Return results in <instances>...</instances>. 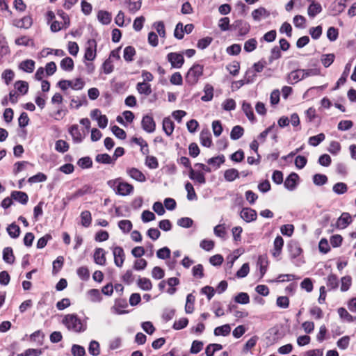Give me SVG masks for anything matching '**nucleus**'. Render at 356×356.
<instances>
[{
    "instance_id": "nucleus-3",
    "label": "nucleus",
    "mask_w": 356,
    "mask_h": 356,
    "mask_svg": "<svg viewBox=\"0 0 356 356\" xmlns=\"http://www.w3.org/2000/svg\"><path fill=\"white\" fill-rule=\"evenodd\" d=\"M202 74L203 66L200 64L193 65L186 74V81L190 85H195Z\"/></svg>"
},
{
    "instance_id": "nucleus-20",
    "label": "nucleus",
    "mask_w": 356,
    "mask_h": 356,
    "mask_svg": "<svg viewBox=\"0 0 356 356\" xmlns=\"http://www.w3.org/2000/svg\"><path fill=\"white\" fill-rule=\"evenodd\" d=\"M34 68L35 61L31 59L25 60L19 65V69L27 73L33 72Z\"/></svg>"
},
{
    "instance_id": "nucleus-17",
    "label": "nucleus",
    "mask_w": 356,
    "mask_h": 356,
    "mask_svg": "<svg viewBox=\"0 0 356 356\" xmlns=\"http://www.w3.org/2000/svg\"><path fill=\"white\" fill-rule=\"evenodd\" d=\"M189 177L191 179L197 181L200 184H205L206 182V179L203 172L198 170H194L192 168H191L189 171Z\"/></svg>"
},
{
    "instance_id": "nucleus-62",
    "label": "nucleus",
    "mask_w": 356,
    "mask_h": 356,
    "mask_svg": "<svg viewBox=\"0 0 356 356\" xmlns=\"http://www.w3.org/2000/svg\"><path fill=\"white\" fill-rule=\"evenodd\" d=\"M77 164L79 167L81 168H89L92 167V159L89 156H85L81 158L78 162Z\"/></svg>"
},
{
    "instance_id": "nucleus-34",
    "label": "nucleus",
    "mask_w": 356,
    "mask_h": 356,
    "mask_svg": "<svg viewBox=\"0 0 356 356\" xmlns=\"http://www.w3.org/2000/svg\"><path fill=\"white\" fill-rule=\"evenodd\" d=\"M239 177V172L236 169L230 168L224 172V178L227 181H233Z\"/></svg>"
},
{
    "instance_id": "nucleus-37",
    "label": "nucleus",
    "mask_w": 356,
    "mask_h": 356,
    "mask_svg": "<svg viewBox=\"0 0 356 356\" xmlns=\"http://www.w3.org/2000/svg\"><path fill=\"white\" fill-rule=\"evenodd\" d=\"M204 95L201 97L203 102L211 101L213 97V87L210 84H206L204 88Z\"/></svg>"
},
{
    "instance_id": "nucleus-49",
    "label": "nucleus",
    "mask_w": 356,
    "mask_h": 356,
    "mask_svg": "<svg viewBox=\"0 0 356 356\" xmlns=\"http://www.w3.org/2000/svg\"><path fill=\"white\" fill-rule=\"evenodd\" d=\"M242 109L243 112L245 113L247 118L250 121L254 120V115L252 111V108L251 106V104L250 103L244 102L242 105Z\"/></svg>"
},
{
    "instance_id": "nucleus-46",
    "label": "nucleus",
    "mask_w": 356,
    "mask_h": 356,
    "mask_svg": "<svg viewBox=\"0 0 356 356\" xmlns=\"http://www.w3.org/2000/svg\"><path fill=\"white\" fill-rule=\"evenodd\" d=\"M195 297L192 294H188L186 297V303L185 305V312L187 314H191L194 311Z\"/></svg>"
},
{
    "instance_id": "nucleus-53",
    "label": "nucleus",
    "mask_w": 356,
    "mask_h": 356,
    "mask_svg": "<svg viewBox=\"0 0 356 356\" xmlns=\"http://www.w3.org/2000/svg\"><path fill=\"white\" fill-rule=\"evenodd\" d=\"M95 160L99 163L110 164L113 159L108 154H99L96 156Z\"/></svg>"
},
{
    "instance_id": "nucleus-21",
    "label": "nucleus",
    "mask_w": 356,
    "mask_h": 356,
    "mask_svg": "<svg viewBox=\"0 0 356 356\" xmlns=\"http://www.w3.org/2000/svg\"><path fill=\"white\" fill-rule=\"evenodd\" d=\"M225 161V156L221 154L215 157L210 158L207 160V163L212 165L216 170L218 169Z\"/></svg>"
},
{
    "instance_id": "nucleus-55",
    "label": "nucleus",
    "mask_w": 356,
    "mask_h": 356,
    "mask_svg": "<svg viewBox=\"0 0 356 356\" xmlns=\"http://www.w3.org/2000/svg\"><path fill=\"white\" fill-rule=\"evenodd\" d=\"M234 300L239 304H248L250 302V298L247 293L241 292L235 296Z\"/></svg>"
},
{
    "instance_id": "nucleus-25",
    "label": "nucleus",
    "mask_w": 356,
    "mask_h": 356,
    "mask_svg": "<svg viewBox=\"0 0 356 356\" xmlns=\"http://www.w3.org/2000/svg\"><path fill=\"white\" fill-rule=\"evenodd\" d=\"M69 132L74 143H79L82 141L83 137L76 124L70 127Z\"/></svg>"
},
{
    "instance_id": "nucleus-16",
    "label": "nucleus",
    "mask_w": 356,
    "mask_h": 356,
    "mask_svg": "<svg viewBox=\"0 0 356 356\" xmlns=\"http://www.w3.org/2000/svg\"><path fill=\"white\" fill-rule=\"evenodd\" d=\"M284 245V240L282 236H277L273 243V249L272 250V254L274 257H278L282 252Z\"/></svg>"
},
{
    "instance_id": "nucleus-32",
    "label": "nucleus",
    "mask_w": 356,
    "mask_h": 356,
    "mask_svg": "<svg viewBox=\"0 0 356 356\" xmlns=\"http://www.w3.org/2000/svg\"><path fill=\"white\" fill-rule=\"evenodd\" d=\"M231 332V327L229 324H225L222 326L217 327L214 329V334L216 336L226 337Z\"/></svg>"
},
{
    "instance_id": "nucleus-56",
    "label": "nucleus",
    "mask_w": 356,
    "mask_h": 356,
    "mask_svg": "<svg viewBox=\"0 0 356 356\" xmlns=\"http://www.w3.org/2000/svg\"><path fill=\"white\" fill-rule=\"evenodd\" d=\"M332 190L335 193L341 195L347 191L348 187L345 183L338 182L333 186Z\"/></svg>"
},
{
    "instance_id": "nucleus-41",
    "label": "nucleus",
    "mask_w": 356,
    "mask_h": 356,
    "mask_svg": "<svg viewBox=\"0 0 356 356\" xmlns=\"http://www.w3.org/2000/svg\"><path fill=\"white\" fill-rule=\"evenodd\" d=\"M289 250L293 258H296L300 255L302 250L297 243H291L289 244Z\"/></svg>"
},
{
    "instance_id": "nucleus-23",
    "label": "nucleus",
    "mask_w": 356,
    "mask_h": 356,
    "mask_svg": "<svg viewBox=\"0 0 356 356\" xmlns=\"http://www.w3.org/2000/svg\"><path fill=\"white\" fill-rule=\"evenodd\" d=\"M11 197L22 204H26L29 200L27 194L22 191H13L11 193Z\"/></svg>"
},
{
    "instance_id": "nucleus-26",
    "label": "nucleus",
    "mask_w": 356,
    "mask_h": 356,
    "mask_svg": "<svg viewBox=\"0 0 356 356\" xmlns=\"http://www.w3.org/2000/svg\"><path fill=\"white\" fill-rule=\"evenodd\" d=\"M175 129L174 122L169 118H165L163 120V130L167 136H171Z\"/></svg>"
},
{
    "instance_id": "nucleus-28",
    "label": "nucleus",
    "mask_w": 356,
    "mask_h": 356,
    "mask_svg": "<svg viewBox=\"0 0 356 356\" xmlns=\"http://www.w3.org/2000/svg\"><path fill=\"white\" fill-rule=\"evenodd\" d=\"M137 91L142 95L146 96L149 95L152 93L151 85L148 83L139 82L136 85Z\"/></svg>"
},
{
    "instance_id": "nucleus-15",
    "label": "nucleus",
    "mask_w": 356,
    "mask_h": 356,
    "mask_svg": "<svg viewBox=\"0 0 356 356\" xmlns=\"http://www.w3.org/2000/svg\"><path fill=\"white\" fill-rule=\"evenodd\" d=\"M127 173L134 179L144 182L146 180L145 175L138 169L135 168H131L127 169Z\"/></svg>"
},
{
    "instance_id": "nucleus-60",
    "label": "nucleus",
    "mask_w": 356,
    "mask_h": 356,
    "mask_svg": "<svg viewBox=\"0 0 356 356\" xmlns=\"http://www.w3.org/2000/svg\"><path fill=\"white\" fill-rule=\"evenodd\" d=\"M55 149L59 152L64 153L68 150L69 145L63 140H58L56 143Z\"/></svg>"
},
{
    "instance_id": "nucleus-57",
    "label": "nucleus",
    "mask_w": 356,
    "mask_h": 356,
    "mask_svg": "<svg viewBox=\"0 0 356 356\" xmlns=\"http://www.w3.org/2000/svg\"><path fill=\"white\" fill-rule=\"evenodd\" d=\"M119 228L124 233H128L132 228V223L129 220H122L118 222Z\"/></svg>"
},
{
    "instance_id": "nucleus-30",
    "label": "nucleus",
    "mask_w": 356,
    "mask_h": 356,
    "mask_svg": "<svg viewBox=\"0 0 356 356\" xmlns=\"http://www.w3.org/2000/svg\"><path fill=\"white\" fill-rule=\"evenodd\" d=\"M137 285L143 291H150L152 289L151 280L146 277H140L137 281Z\"/></svg>"
},
{
    "instance_id": "nucleus-11",
    "label": "nucleus",
    "mask_w": 356,
    "mask_h": 356,
    "mask_svg": "<svg viewBox=\"0 0 356 356\" xmlns=\"http://www.w3.org/2000/svg\"><path fill=\"white\" fill-rule=\"evenodd\" d=\"M128 306L125 299H118L115 302V305L111 307V312L115 314H123L127 313L124 309Z\"/></svg>"
},
{
    "instance_id": "nucleus-19",
    "label": "nucleus",
    "mask_w": 356,
    "mask_h": 356,
    "mask_svg": "<svg viewBox=\"0 0 356 356\" xmlns=\"http://www.w3.org/2000/svg\"><path fill=\"white\" fill-rule=\"evenodd\" d=\"M201 144L207 147H209L212 144L211 133L208 129H203L200 136Z\"/></svg>"
},
{
    "instance_id": "nucleus-35",
    "label": "nucleus",
    "mask_w": 356,
    "mask_h": 356,
    "mask_svg": "<svg viewBox=\"0 0 356 356\" xmlns=\"http://www.w3.org/2000/svg\"><path fill=\"white\" fill-rule=\"evenodd\" d=\"M88 299L94 302H99L102 300V295L98 289H90L87 291Z\"/></svg>"
},
{
    "instance_id": "nucleus-42",
    "label": "nucleus",
    "mask_w": 356,
    "mask_h": 356,
    "mask_svg": "<svg viewBox=\"0 0 356 356\" xmlns=\"http://www.w3.org/2000/svg\"><path fill=\"white\" fill-rule=\"evenodd\" d=\"M7 232L11 238H16L20 234V228L16 224L12 223L7 227Z\"/></svg>"
},
{
    "instance_id": "nucleus-51",
    "label": "nucleus",
    "mask_w": 356,
    "mask_h": 356,
    "mask_svg": "<svg viewBox=\"0 0 356 356\" xmlns=\"http://www.w3.org/2000/svg\"><path fill=\"white\" fill-rule=\"evenodd\" d=\"M89 353L93 356H97L100 353L99 343L97 341H91L88 347Z\"/></svg>"
},
{
    "instance_id": "nucleus-10",
    "label": "nucleus",
    "mask_w": 356,
    "mask_h": 356,
    "mask_svg": "<svg viewBox=\"0 0 356 356\" xmlns=\"http://www.w3.org/2000/svg\"><path fill=\"white\" fill-rule=\"evenodd\" d=\"M241 218L247 222L254 221L257 219V212L255 210L247 207L243 208L240 213Z\"/></svg>"
},
{
    "instance_id": "nucleus-14",
    "label": "nucleus",
    "mask_w": 356,
    "mask_h": 356,
    "mask_svg": "<svg viewBox=\"0 0 356 356\" xmlns=\"http://www.w3.org/2000/svg\"><path fill=\"white\" fill-rule=\"evenodd\" d=\"M302 79H304L303 69L293 70L288 75V82L290 84H294Z\"/></svg>"
},
{
    "instance_id": "nucleus-50",
    "label": "nucleus",
    "mask_w": 356,
    "mask_h": 356,
    "mask_svg": "<svg viewBox=\"0 0 356 356\" xmlns=\"http://www.w3.org/2000/svg\"><path fill=\"white\" fill-rule=\"evenodd\" d=\"M97 17L103 24H108L111 21V15L106 11H99L97 14Z\"/></svg>"
},
{
    "instance_id": "nucleus-27",
    "label": "nucleus",
    "mask_w": 356,
    "mask_h": 356,
    "mask_svg": "<svg viewBox=\"0 0 356 356\" xmlns=\"http://www.w3.org/2000/svg\"><path fill=\"white\" fill-rule=\"evenodd\" d=\"M33 23L30 16H25L21 19L15 20L14 24L19 28L29 29Z\"/></svg>"
},
{
    "instance_id": "nucleus-22",
    "label": "nucleus",
    "mask_w": 356,
    "mask_h": 356,
    "mask_svg": "<svg viewBox=\"0 0 356 356\" xmlns=\"http://www.w3.org/2000/svg\"><path fill=\"white\" fill-rule=\"evenodd\" d=\"M105 254L104 249L97 248L94 253L95 262L99 265H105L106 261Z\"/></svg>"
},
{
    "instance_id": "nucleus-4",
    "label": "nucleus",
    "mask_w": 356,
    "mask_h": 356,
    "mask_svg": "<svg viewBox=\"0 0 356 356\" xmlns=\"http://www.w3.org/2000/svg\"><path fill=\"white\" fill-rule=\"evenodd\" d=\"M97 42L94 39H90L86 43L84 58L87 60H93L96 57Z\"/></svg>"
},
{
    "instance_id": "nucleus-64",
    "label": "nucleus",
    "mask_w": 356,
    "mask_h": 356,
    "mask_svg": "<svg viewBox=\"0 0 356 356\" xmlns=\"http://www.w3.org/2000/svg\"><path fill=\"white\" fill-rule=\"evenodd\" d=\"M71 352L73 356H84L86 355L85 348L76 344L72 346Z\"/></svg>"
},
{
    "instance_id": "nucleus-45",
    "label": "nucleus",
    "mask_w": 356,
    "mask_h": 356,
    "mask_svg": "<svg viewBox=\"0 0 356 356\" xmlns=\"http://www.w3.org/2000/svg\"><path fill=\"white\" fill-rule=\"evenodd\" d=\"M325 138V136L324 134L321 133L316 136H311L309 138L308 143L314 147H316L321 142H323Z\"/></svg>"
},
{
    "instance_id": "nucleus-8",
    "label": "nucleus",
    "mask_w": 356,
    "mask_h": 356,
    "mask_svg": "<svg viewBox=\"0 0 356 356\" xmlns=\"http://www.w3.org/2000/svg\"><path fill=\"white\" fill-rule=\"evenodd\" d=\"M58 15H60V17L63 19V23L59 22L58 21H54L51 24V30L53 32H57L60 30H61L63 27H67L70 24V19L67 15L62 10L58 11Z\"/></svg>"
},
{
    "instance_id": "nucleus-39",
    "label": "nucleus",
    "mask_w": 356,
    "mask_h": 356,
    "mask_svg": "<svg viewBox=\"0 0 356 356\" xmlns=\"http://www.w3.org/2000/svg\"><path fill=\"white\" fill-rule=\"evenodd\" d=\"M92 222L91 213L89 211H83L81 213V224L85 227H88Z\"/></svg>"
},
{
    "instance_id": "nucleus-40",
    "label": "nucleus",
    "mask_w": 356,
    "mask_h": 356,
    "mask_svg": "<svg viewBox=\"0 0 356 356\" xmlns=\"http://www.w3.org/2000/svg\"><path fill=\"white\" fill-rule=\"evenodd\" d=\"M136 55V50L131 46H127L124 49L123 58L127 62H131Z\"/></svg>"
},
{
    "instance_id": "nucleus-43",
    "label": "nucleus",
    "mask_w": 356,
    "mask_h": 356,
    "mask_svg": "<svg viewBox=\"0 0 356 356\" xmlns=\"http://www.w3.org/2000/svg\"><path fill=\"white\" fill-rule=\"evenodd\" d=\"M257 47V41L255 38H250L248 40H246L244 43V50L250 53L256 49Z\"/></svg>"
},
{
    "instance_id": "nucleus-9",
    "label": "nucleus",
    "mask_w": 356,
    "mask_h": 356,
    "mask_svg": "<svg viewBox=\"0 0 356 356\" xmlns=\"http://www.w3.org/2000/svg\"><path fill=\"white\" fill-rule=\"evenodd\" d=\"M141 125L146 132L152 133L155 131L156 124L153 118L150 115H145L141 121Z\"/></svg>"
},
{
    "instance_id": "nucleus-18",
    "label": "nucleus",
    "mask_w": 356,
    "mask_h": 356,
    "mask_svg": "<svg viewBox=\"0 0 356 356\" xmlns=\"http://www.w3.org/2000/svg\"><path fill=\"white\" fill-rule=\"evenodd\" d=\"M351 216L348 213H343L337 221V227L344 229L351 222Z\"/></svg>"
},
{
    "instance_id": "nucleus-58",
    "label": "nucleus",
    "mask_w": 356,
    "mask_h": 356,
    "mask_svg": "<svg viewBox=\"0 0 356 356\" xmlns=\"http://www.w3.org/2000/svg\"><path fill=\"white\" fill-rule=\"evenodd\" d=\"M350 341L349 336H344L337 341V346L341 350H346L349 346Z\"/></svg>"
},
{
    "instance_id": "nucleus-7",
    "label": "nucleus",
    "mask_w": 356,
    "mask_h": 356,
    "mask_svg": "<svg viewBox=\"0 0 356 356\" xmlns=\"http://www.w3.org/2000/svg\"><path fill=\"white\" fill-rule=\"evenodd\" d=\"M167 59L174 68H180L184 63L183 55L179 53H169Z\"/></svg>"
},
{
    "instance_id": "nucleus-59",
    "label": "nucleus",
    "mask_w": 356,
    "mask_h": 356,
    "mask_svg": "<svg viewBox=\"0 0 356 356\" xmlns=\"http://www.w3.org/2000/svg\"><path fill=\"white\" fill-rule=\"evenodd\" d=\"M71 81V88L75 90H80L83 88L85 81L81 78H76Z\"/></svg>"
},
{
    "instance_id": "nucleus-1",
    "label": "nucleus",
    "mask_w": 356,
    "mask_h": 356,
    "mask_svg": "<svg viewBox=\"0 0 356 356\" xmlns=\"http://www.w3.org/2000/svg\"><path fill=\"white\" fill-rule=\"evenodd\" d=\"M62 323L68 330L76 333L83 332L87 329L86 321L81 320L76 314L65 315Z\"/></svg>"
},
{
    "instance_id": "nucleus-2",
    "label": "nucleus",
    "mask_w": 356,
    "mask_h": 356,
    "mask_svg": "<svg viewBox=\"0 0 356 356\" xmlns=\"http://www.w3.org/2000/svg\"><path fill=\"white\" fill-rule=\"evenodd\" d=\"M107 185L112 188L117 195L126 196L134 191V186L127 182L120 181V179H111L107 181Z\"/></svg>"
},
{
    "instance_id": "nucleus-61",
    "label": "nucleus",
    "mask_w": 356,
    "mask_h": 356,
    "mask_svg": "<svg viewBox=\"0 0 356 356\" xmlns=\"http://www.w3.org/2000/svg\"><path fill=\"white\" fill-rule=\"evenodd\" d=\"M42 353V350L41 349L29 348L17 356H40Z\"/></svg>"
},
{
    "instance_id": "nucleus-33",
    "label": "nucleus",
    "mask_w": 356,
    "mask_h": 356,
    "mask_svg": "<svg viewBox=\"0 0 356 356\" xmlns=\"http://www.w3.org/2000/svg\"><path fill=\"white\" fill-rule=\"evenodd\" d=\"M3 259L8 264H13L15 261V257L13 254V249L10 247L5 248L3 250Z\"/></svg>"
},
{
    "instance_id": "nucleus-31",
    "label": "nucleus",
    "mask_w": 356,
    "mask_h": 356,
    "mask_svg": "<svg viewBox=\"0 0 356 356\" xmlns=\"http://www.w3.org/2000/svg\"><path fill=\"white\" fill-rule=\"evenodd\" d=\"M322 10V7L320 3L312 2L308 7L307 13L311 17H314L317 14L320 13Z\"/></svg>"
},
{
    "instance_id": "nucleus-5",
    "label": "nucleus",
    "mask_w": 356,
    "mask_h": 356,
    "mask_svg": "<svg viewBox=\"0 0 356 356\" xmlns=\"http://www.w3.org/2000/svg\"><path fill=\"white\" fill-rule=\"evenodd\" d=\"M231 29L237 30L239 35H245L248 34L250 30V25L241 19L236 20L231 25Z\"/></svg>"
},
{
    "instance_id": "nucleus-24",
    "label": "nucleus",
    "mask_w": 356,
    "mask_h": 356,
    "mask_svg": "<svg viewBox=\"0 0 356 356\" xmlns=\"http://www.w3.org/2000/svg\"><path fill=\"white\" fill-rule=\"evenodd\" d=\"M347 0H336L332 4L333 15H338L342 13L345 8Z\"/></svg>"
},
{
    "instance_id": "nucleus-6",
    "label": "nucleus",
    "mask_w": 356,
    "mask_h": 356,
    "mask_svg": "<svg viewBox=\"0 0 356 356\" xmlns=\"http://www.w3.org/2000/svg\"><path fill=\"white\" fill-rule=\"evenodd\" d=\"M112 251L115 264L118 267H122L125 259L124 250L120 246H113L112 248Z\"/></svg>"
},
{
    "instance_id": "nucleus-52",
    "label": "nucleus",
    "mask_w": 356,
    "mask_h": 356,
    "mask_svg": "<svg viewBox=\"0 0 356 356\" xmlns=\"http://www.w3.org/2000/svg\"><path fill=\"white\" fill-rule=\"evenodd\" d=\"M258 264L260 266V273L261 277L266 273L268 266V259L266 256H259L258 259Z\"/></svg>"
},
{
    "instance_id": "nucleus-38",
    "label": "nucleus",
    "mask_w": 356,
    "mask_h": 356,
    "mask_svg": "<svg viewBox=\"0 0 356 356\" xmlns=\"http://www.w3.org/2000/svg\"><path fill=\"white\" fill-rule=\"evenodd\" d=\"M62 70L67 72H71L74 69V61L70 57L63 58L60 63Z\"/></svg>"
},
{
    "instance_id": "nucleus-54",
    "label": "nucleus",
    "mask_w": 356,
    "mask_h": 356,
    "mask_svg": "<svg viewBox=\"0 0 356 356\" xmlns=\"http://www.w3.org/2000/svg\"><path fill=\"white\" fill-rule=\"evenodd\" d=\"M185 189L187 191V198L188 200L197 199L195 191L191 183L187 182L185 184Z\"/></svg>"
},
{
    "instance_id": "nucleus-44",
    "label": "nucleus",
    "mask_w": 356,
    "mask_h": 356,
    "mask_svg": "<svg viewBox=\"0 0 356 356\" xmlns=\"http://www.w3.org/2000/svg\"><path fill=\"white\" fill-rule=\"evenodd\" d=\"M15 88L22 95H25L28 92L29 84L24 81H17L15 83Z\"/></svg>"
},
{
    "instance_id": "nucleus-63",
    "label": "nucleus",
    "mask_w": 356,
    "mask_h": 356,
    "mask_svg": "<svg viewBox=\"0 0 356 356\" xmlns=\"http://www.w3.org/2000/svg\"><path fill=\"white\" fill-rule=\"evenodd\" d=\"M146 165L151 169H156L159 166L157 159L154 156H147L145 159Z\"/></svg>"
},
{
    "instance_id": "nucleus-48",
    "label": "nucleus",
    "mask_w": 356,
    "mask_h": 356,
    "mask_svg": "<svg viewBox=\"0 0 356 356\" xmlns=\"http://www.w3.org/2000/svg\"><path fill=\"white\" fill-rule=\"evenodd\" d=\"M334 58V54H323L321 58V61L325 67H328L333 63Z\"/></svg>"
},
{
    "instance_id": "nucleus-29",
    "label": "nucleus",
    "mask_w": 356,
    "mask_h": 356,
    "mask_svg": "<svg viewBox=\"0 0 356 356\" xmlns=\"http://www.w3.org/2000/svg\"><path fill=\"white\" fill-rule=\"evenodd\" d=\"M337 312H338L339 317L345 321L351 323V322L356 321V317L350 314L348 312V311L343 307L339 308L337 309Z\"/></svg>"
},
{
    "instance_id": "nucleus-36",
    "label": "nucleus",
    "mask_w": 356,
    "mask_h": 356,
    "mask_svg": "<svg viewBox=\"0 0 356 356\" xmlns=\"http://www.w3.org/2000/svg\"><path fill=\"white\" fill-rule=\"evenodd\" d=\"M326 283L329 290H334L339 286L338 278L334 274H330L327 276Z\"/></svg>"
},
{
    "instance_id": "nucleus-47",
    "label": "nucleus",
    "mask_w": 356,
    "mask_h": 356,
    "mask_svg": "<svg viewBox=\"0 0 356 356\" xmlns=\"http://www.w3.org/2000/svg\"><path fill=\"white\" fill-rule=\"evenodd\" d=\"M244 133V129L241 126H235L232 128L230 133V138L232 140H238L239 139Z\"/></svg>"
},
{
    "instance_id": "nucleus-12",
    "label": "nucleus",
    "mask_w": 356,
    "mask_h": 356,
    "mask_svg": "<svg viewBox=\"0 0 356 356\" xmlns=\"http://www.w3.org/2000/svg\"><path fill=\"white\" fill-rule=\"evenodd\" d=\"M251 15L254 21L259 22L262 19L268 18L270 16V13L265 8L259 7L254 10L252 12Z\"/></svg>"
},
{
    "instance_id": "nucleus-13",
    "label": "nucleus",
    "mask_w": 356,
    "mask_h": 356,
    "mask_svg": "<svg viewBox=\"0 0 356 356\" xmlns=\"http://www.w3.org/2000/svg\"><path fill=\"white\" fill-rule=\"evenodd\" d=\"M298 179V175L296 173H291L284 181L285 188L289 191H293L296 188Z\"/></svg>"
}]
</instances>
